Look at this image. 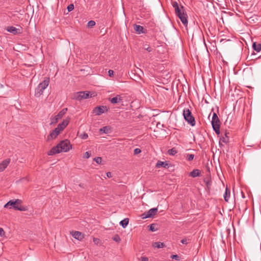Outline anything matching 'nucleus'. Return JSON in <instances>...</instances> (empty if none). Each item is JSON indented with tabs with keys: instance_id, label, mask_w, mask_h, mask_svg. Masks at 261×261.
I'll return each instance as SVG.
<instances>
[{
	"instance_id": "f257e3e1",
	"label": "nucleus",
	"mask_w": 261,
	"mask_h": 261,
	"mask_svg": "<svg viewBox=\"0 0 261 261\" xmlns=\"http://www.w3.org/2000/svg\"><path fill=\"white\" fill-rule=\"evenodd\" d=\"M172 6L174 9L176 15L180 19L184 25L187 26L188 24V16L185 12L184 8L182 6H179L176 2L172 3Z\"/></svg>"
},
{
	"instance_id": "f03ea898",
	"label": "nucleus",
	"mask_w": 261,
	"mask_h": 261,
	"mask_svg": "<svg viewBox=\"0 0 261 261\" xmlns=\"http://www.w3.org/2000/svg\"><path fill=\"white\" fill-rule=\"evenodd\" d=\"M49 78H45L44 81L40 83L35 90V96L39 97L43 93L44 90L49 85Z\"/></svg>"
},
{
	"instance_id": "7ed1b4c3",
	"label": "nucleus",
	"mask_w": 261,
	"mask_h": 261,
	"mask_svg": "<svg viewBox=\"0 0 261 261\" xmlns=\"http://www.w3.org/2000/svg\"><path fill=\"white\" fill-rule=\"evenodd\" d=\"M183 116L185 119L191 126L195 125V120L194 117L192 116L191 112L189 109H184L183 110Z\"/></svg>"
},
{
	"instance_id": "20e7f679",
	"label": "nucleus",
	"mask_w": 261,
	"mask_h": 261,
	"mask_svg": "<svg viewBox=\"0 0 261 261\" xmlns=\"http://www.w3.org/2000/svg\"><path fill=\"white\" fill-rule=\"evenodd\" d=\"M21 203V200L19 199H16L15 201L10 200L6 204H5L4 207L7 208H11V206L16 210H19L20 211H24V208H22L21 206H19L18 205V203Z\"/></svg>"
},
{
	"instance_id": "39448f33",
	"label": "nucleus",
	"mask_w": 261,
	"mask_h": 261,
	"mask_svg": "<svg viewBox=\"0 0 261 261\" xmlns=\"http://www.w3.org/2000/svg\"><path fill=\"white\" fill-rule=\"evenodd\" d=\"M212 125L214 130L219 135L220 134V121L216 113H214L212 119Z\"/></svg>"
},
{
	"instance_id": "423d86ee",
	"label": "nucleus",
	"mask_w": 261,
	"mask_h": 261,
	"mask_svg": "<svg viewBox=\"0 0 261 261\" xmlns=\"http://www.w3.org/2000/svg\"><path fill=\"white\" fill-rule=\"evenodd\" d=\"M58 145L59 146L60 149H62L61 152H67L71 149L72 146L68 140L62 141Z\"/></svg>"
},
{
	"instance_id": "0eeeda50",
	"label": "nucleus",
	"mask_w": 261,
	"mask_h": 261,
	"mask_svg": "<svg viewBox=\"0 0 261 261\" xmlns=\"http://www.w3.org/2000/svg\"><path fill=\"white\" fill-rule=\"evenodd\" d=\"M67 111V108L62 109L59 113L54 117L50 118V125H53L58 122L59 119H61Z\"/></svg>"
},
{
	"instance_id": "6e6552de",
	"label": "nucleus",
	"mask_w": 261,
	"mask_h": 261,
	"mask_svg": "<svg viewBox=\"0 0 261 261\" xmlns=\"http://www.w3.org/2000/svg\"><path fill=\"white\" fill-rule=\"evenodd\" d=\"M89 97V92L81 91L74 93L72 98L77 100H81L84 99L88 98Z\"/></svg>"
},
{
	"instance_id": "1a4fd4ad",
	"label": "nucleus",
	"mask_w": 261,
	"mask_h": 261,
	"mask_svg": "<svg viewBox=\"0 0 261 261\" xmlns=\"http://www.w3.org/2000/svg\"><path fill=\"white\" fill-rule=\"evenodd\" d=\"M158 212V208H152L150 209L146 213H144L141 215L142 219L151 218L155 216Z\"/></svg>"
},
{
	"instance_id": "9d476101",
	"label": "nucleus",
	"mask_w": 261,
	"mask_h": 261,
	"mask_svg": "<svg viewBox=\"0 0 261 261\" xmlns=\"http://www.w3.org/2000/svg\"><path fill=\"white\" fill-rule=\"evenodd\" d=\"M107 111H108V109L106 106H98L93 110V113L96 115H100Z\"/></svg>"
},
{
	"instance_id": "9b49d317",
	"label": "nucleus",
	"mask_w": 261,
	"mask_h": 261,
	"mask_svg": "<svg viewBox=\"0 0 261 261\" xmlns=\"http://www.w3.org/2000/svg\"><path fill=\"white\" fill-rule=\"evenodd\" d=\"M61 132L58 129V128L56 127L48 136L47 140H49L50 139H55L60 134Z\"/></svg>"
},
{
	"instance_id": "f8f14e48",
	"label": "nucleus",
	"mask_w": 261,
	"mask_h": 261,
	"mask_svg": "<svg viewBox=\"0 0 261 261\" xmlns=\"http://www.w3.org/2000/svg\"><path fill=\"white\" fill-rule=\"evenodd\" d=\"M69 122V119H66L64 120L61 123H59L57 128L58 129L62 132L64 129V128L67 126Z\"/></svg>"
},
{
	"instance_id": "ddd939ff",
	"label": "nucleus",
	"mask_w": 261,
	"mask_h": 261,
	"mask_svg": "<svg viewBox=\"0 0 261 261\" xmlns=\"http://www.w3.org/2000/svg\"><path fill=\"white\" fill-rule=\"evenodd\" d=\"M62 149H60L59 146L57 145L56 146L53 147L48 152V155H53L57 153H60Z\"/></svg>"
},
{
	"instance_id": "4468645a",
	"label": "nucleus",
	"mask_w": 261,
	"mask_h": 261,
	"mask_svg": "<svg viewBox=\"0 0 261 261\" xmlns=\"http://www.w3.org/2000/svg\"><path fill=\"white\" fill-rule=\"evenodd\" d=\"M7 31L14 35H16L21 33V30L13 26L8 27Z\"/></svg>"
},
{
	"instance_id": "2eb2a0df",
	"label": "nucleus",
	"mask_w": 261,
	"mask_h": 261,
	"mask_svg": "<svg viewBox=\"0 0 261 261\" xmlns=\"http://www.w3.org/2000/svg\"><path fill=\"white\" fill-rule=\"evenodd\" d=\"M134 29L135 30L136 32L138 34H145L146 32V31L144 30V28L140 25L134 24Z\"/></svg>"
},
{
	"instance_id": "dca6fc26",
	"label": "nucleus",
	"mask_w": 261,
	"mask_h": 261,
	"mask_svg": "<svg viewBox=\"0 0 261 261\" xmlns=\"http://www.w3.org/2000/svg\"><path fill=\"white\" fill-rule=\"evenodd\" d=\"M10 162V159H7L0 163V172L3 171L7 168Z\"/></svg>"
},
{
	"instance_id": "f3484780",
	"label": "nucleus",
	"mask_w": 261,
	"mask_h": 261,
	"mask_svg": "<svg viewBox=\"0 0 261 261\" xmlns=\"http://www.w3.org/2000/svg\"><path fill=\"white\" fill-rule=\"evenodd\" d=\"M109 101L113 104H116L122 101L123 99L119 95H117L115 97L110 98Z\"/></svg>"
},
{
	"instance_id": "a211bd4d",
	"label": "nucleus",
	"mask_w": 261,
	"mask_h": 261,
	"mask_svg": "<svg viewBox=\"0 0 261 261\" xmlns=\"http://www.w3.org/2000/svg\"><path fill=\"white\" fill-rule=\"evenodd\" d=\"M72 236L74 239L78 240H81L83 238V234L81 232L76 231L73 232Z\"/></svg>"
},
{
	"instance_id": "6ab92c4d",
	"label": "nucleus",
	"mask_w": 261,
	"mask_h": 261,
	"mask_svg": "<svg viewBox=\"0 0 261 261\" xmlns=\"http://www.w3.org/2000/svg\"><path fill=\"white\" fill-rule=\"evenodd\" d=\"M200 174V171L199 169H194L190 173L189 175L192 177H196Z\"/></svg>"
},
{
	"instance_id": "aec40b11",
	"label": "nucleus",
	"mask_w": 261,
	"mask_h": 261,
	"mask_svg": "<svg viewBox=\"0 0 261 261\" xmlns=\"http://www.w3.org/2000/svg\"><path fill=\"white\" fill-rule=\"evenodd\" d=\"M152 247L156 248H162L165 246L163 243L156 242L152 243Z\"/></svg>"
},
{
	"instance_id": "412c9836",
	"label": "nucleus",
	"mask_w": 261,
	"mask_h": 261,
	"mask_svg": "<svg viewBox=\"0 0 261 261\" xmlns=\"http://www.w3.org/2000/svg\"><path fill=\"white\" fill-rule=\"evenodd\" d=\"M168 164L167 162L159 161L157 162V163L156 164V167L160 168L161 167H164L165 168H166L168 166Z\"/></svg>"
},
{
	"instance_id": "4be33fe9",
	"label": "nucleus",
	"mask_w": 261,
	"mask_h": 261,
	"mask_svg": "<svg viewBox=\"0 0 261 261\" xmlns=\"http://www.w3.org/2000/svg\"><path fill=\"white\" fill-rule=\"evenodd\" d=\"M230 190L226 188L225 189V192L224 194V198L225 201L228 202L229 200V198L230 197Z\"/></svg>"
},
{
	"instance_id": "5701e85b",
	"label": "nucleus",
	"mask_w": 261,
	"mask_h": 261,
	"mask_svg": "<svg viewBox=\"0 0 261 261\" xmlns=\"http://www.w3.org/2000/svg\"><path fill=\"white\" fill-rule=\"evenodd\" d=\"M253 48L254 50L256 51L257 52H259L261 50V44L260 43H256V42H254L252 45Z\"/></svg>"
},
{
	"instance_id": "b1692460",
	"label": "nucleus",
	"mask_w": 261,
	"mask_h": 261,
	"mask_svg": "<svg viewBox=\"0 0 261 261\" xmlns=\"http://www.w3.org/2000/svg\"><path fill=\"white\" fill-rule=\"evenodd\" d=\"M129 220L128 218H125L120 221V224L123 228H125L128 224Z\"/></svg>"
},
{
	"instance_id": "393cba45",
	"label": "nucleus",
	"mask_w": 261,
	"mask_h": 261,
	"mask_svg": "<svg viewBox=\"0 0 261 261\" xmlns=\"http://www.w3.org/2000/svg\"><path fill=\"white\" fill-rule=\"evenodd\" d=\"M110 129L109 126H104L99 129V132L104 134H108L110 132Z\"/></svg>"
},
{
	"instance_id": "a878e982",
	"label": "nucleus",
	"mask_w": 261,
	"mask_h": 261,
	"mask_svg": "<svg viewBox=\"0 0 261 261\" xmlns=\"http://www.w3.org/2000/svg\"><path fill=\"white\" fill-rule=\"evenodd\" d=\"M221 140L225 143H227L229 142V137L227 136V134L225 133L224 136L222 137Z\"/></svg>"
},
{
	"instance_id": "bb28decb",
	"label": "nucleus",
	"mask_w": 261,
	"mask_h": 261,
	"mask_svg": "<svg viewBox=\"0 0 261 261\" xmlns=\"http://www.w3.org/2000/svg\"><path fill=\"white\" fill-rule=\"evenodd\" d=\"M168 152L170 155H174L177 153V151L175 148H172L168 150Z\"/></svg>"
},
{
	"instance_id": "cd10ccee",
	"label": "nucleus",
	"mask_w": 261,
	"mask_h": 261,
	"mask_svg": "<svg viewBox=\"0 0 261 261\" xmlns=\"http://www.w3.org/2000/svg\"><path fill=\"white\" fill-rule=\"evenodd\" d=\"M194 155L192 154H188L186 156V159L189 161H191L193 160Z\"/></svg>"
},
{
	"instance_id": "c85d7f7f",
	"label": "nucleus",
	"mask_w": 261,
	"mask_h": 261,
	"mask_svg": "<svg viewBox=\"0 0 261 261\" xmlns=\"http://www.w3.org/2000/svg\"><path fill=\"white\" fill-rule=\"evenodd\" d=\"M95 25V22L93 20H90L87 23V26L89 28H92Z\"/></svg>"
},
{
	"instance_id": "c756f323",
	"label": "nucleus",
	"mask_w": 261,
	"mask_h": 261,
	"mask_svg": "<svg viewBox=\"0 0 261 261\" xmlns=\"http://www.w3.org/2000/svg\"><path fill=\"white\" fill-rule=\"evenodd\" d=\"M94 160L97 164H100L102 161V159L101 157H96L94 159Z\"/></svg>"
},
{
	"instance_id": "7c9ffc66",
	"label": "nucleus",
	"mask_w": 261,
	"mask_h": 261,
	"mask_svg": "<svg viewBox=\"0 0 261 261\" xmlns=\"http://www.w3.org/2000/svg\"><path fill=\"white\" fill-rule=\"evenodd\" d=\"M149 230L151 231H155L156 229L155 228V225L154 224H151L149 226Z\"/></svg>"
},
{
	"instance_id": "2f4dec72",
	"label": "nucleus",
	"mask_w": 261,
	"mask_h": 261,
	"mask_svg": "<svg viewBox=\"0 0 261 261\" xmlns=\"http://www.w3.org/2000/svg\"><path fill=\"white\" fill-rule=\"evenodd\" d=\"M143 48L145 50H147L148 52H151L152 50V48L147 45H145Z\"/></svg>"
},
{
	"instance_id": "473e14b6",
	"label": "nucleus",
	"mask_w": 261,
	"mask_h": 261,
	"mask_svg": "<svg viewBox=\"0 0 261 261\" xmlns=\"http://www.w3.org/2000/svg\"><path fill=\"white\" fill-rule=\"evenodd\" d=\"M74 9V5L72 4L69 5L67 7V10L69 12L72 11Z\"/></svg>"
},
{
	"instance_id": "72a5a7b5",
	"label": "nucleus",
	"mask_w": 261,
	"mask_h": 261,
	"mask_svg": "<svg viewBox=\"0 0 261 261\" xmlns=\"http://www.w3.org/2000/svg\"><path fill=\"white\" fill-rule=\"evenodd\" d=\"M141 149L140 148H136V149H134V154H138L141 153Z\"/></svg>"
},
{
	"instance_id": "f704fd0d",
	"label": "nucleus",
	"mask_w": 261,
	"mask_h": 261,
	"mask_svg": "<svg viewBox=\"0 0 261 261\" xmlns=\"http://www.w3.org/2000/svg\"><path fill=\"white\" fill-rule=\"evenodd\" d=\"M88 137V135L87 133H84L83 135H81V138L83 139H86Z\"/></svg>"
},
{
	"instance_id": "c9c22d12",
	"label": "nucleus",
	"mask_w": 261,
	"mask_h": 261,
	"mask_svg": "<svg viewBox=\"0 0 261 261\" xmlns=\"http://www.w3.org/2000/svg\"><path fill=\"white\" fill-rule=\"evenodd\" d=\"M171 257L172 259H174L176 260H179V257L177 255H172Z\"/></svg>"
},
{
	"instance_id": "e433bc0d",
	"label": "nucleus",
	"mask_w": 261,
	"mask_h": 261,
	"mask_svg": "<svg viewBox=\"0 0 261 261\" xmlns=\"http://www.w3.org/2000/svg\"><path fill=\"white\" fill-rule=\"evenodd\" d=\"M5 235V231L4 230V229L0 227V236L1 237H3Z\"/></svg>"
},
{
	"instance_id": "4c0bfd02",
	"label": "nucleus",
	"mask_w": 261,
	"mask_h": 261,
	"mask_svg": "<svg viewBox=\"0 0 261 261\" xmlns=\"http://www.w3.org/2000/svg\"><path fill=\"white\" fill-rule=\"evenodd\" d=\"M90 156V153L89 152H86L84 154V157L86 159H88Z\"/></svg>"
},
{
	"instance_id": "58836bf2",
	"label": "nucleus",
	"mask_w": 261,
	"mask_h": 261,
	"mask_svg": "<svg viewBox=\"0 0 261 261\" xmlns=\"http://www.w3.org/2000/svg\"><path fill=\"white\" fill-rule=\"evenodd\" d=\"M109 75L111 77L114 75V71L112 70H109L108 71Z\"/></svg>"
},
{
	"instance_id": "ea45409f",
	"label": "nucleus",
	"mask_w": 261,
	"mask_h": 261,
	"mask_svg": "<svg viewBox=\"0 0 261 261\" xmlns=\"http://www.w3.org/2000/svg\"><path fill=\"white\" fill-rule=\"evenodd\" d=\"M93 242H94L95 244L98 245L100 242V240L98 239L94 238Z\"/></svg>"
},
{
	"instance_id": "a19ab883",
	"label": "nucleus",
	"mask_w": 261,
	"mask_h": 261,
	"mask_svg": "<svg viewBox=\"0 0 261 261\" xmlns=\"http://www.w3.org/2000/svg\"><path fill=\"white\" fill-rule=\"evenodd\" d=\"M113 240L116 242H119L120 241V239L118 236L114 237Z\"/></svg>"
},
{
	"instance_id": "79ce46f5",
	"label": "nucleus",
	"mask_w": 261,
	"mask_h": 261,
	"mask_svg": "<svg viewBox=\"0 0 261 261\" xmlns=\"http://www.w3.org/2000/svg\"><path fill=\"white\" fill-rule=\"evenodd\" d=\"M148 258L147 257L145 256H142L141 257V261H148Z\"/></svg>"
},
{
	"instance_id": "37998d69",
	"label": "nucleus",
	"mask_w": 261,
	"mask_h": 261,
	"mask_svg": "<svg viewBox=\"0 0 261 261\" xmlns=\"http://www.w3.org/2000/svg\"><path fill=\"white\" fill-rule=\"evenodd\" d=\"M181 243L184 244H187V240L186 239H184L181 240Z\"/></svg>"
},
{
	"instance_id": "c03bdc74",
	"label": "nucleus",
	"mask_w": 261,
	"mask_h": 261,
	"mask_svg": "<svg viewBox=\"0 0 261 261\" xmlns=\"http://www.w3.org/2000/svg\"><path fill=\"white\" fill-rule=\"evenodd\" d=\"M106 174H107V176L109 178H110L112 177V174L110 172H107Z\"/></svg>"
}]
</instances>
